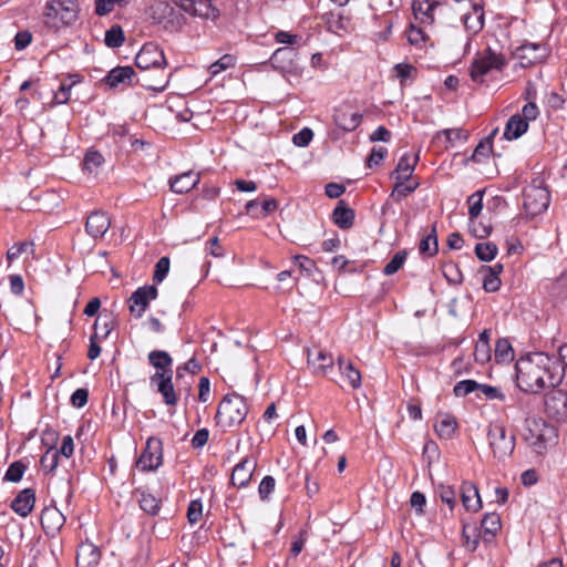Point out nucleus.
<instances>
[{"label": "nucleus", "instance_id": "f257e3e1", "mask_svg": "<svg viewBox=\"0 0 567 567\" xmlns=\"http://www.w3.org/2000/svg\"><path fill=\"white\" fill-rule=\"evenodd\" d=\"M516 384L525 393L538 394L558 386L565 377V364L554 354L537 352L520 358L515 364Z\"/></svg>", "mask_w": 567, "mask_h": 567}, {"label": "nucleus", "instance_id": "f03ea898", "mask_svg": "<svg viewBox=\"0 0 567 567\" xmlns=\"http://www.w3.org/2000/svg\"><path fill=\"white\" fill-rule=\"evenodd\" d=\"M248 413V404L244 396L231 393L226 394L220 401L215 420L221 429L238 426L244 422Z\"/></svg>", "mask_w": 567, "mask_h": 567}, {"label": "nucleus", "instance_id": "7ed1b4c3", "mask_svg": "<svg viewBox=\"0 0 567 567\" xmlns=\"http://www.w3.org/2000/svg\"><path fill=\"white\" fill-rule=\"evenodd\" d=\"M43 17L45 25L54 31L71 25L79 17L78 2L76 0H49L44 7Z\"/></svg>", "mask_w": 567, "mask_h": 567}, {"label": "nucleus", "instance_id": "20e7f679", "mask_svg": "<svg viewBox=\"0 0 567 567\" xmlns=\"http://www.w3.org/2000/svg\"><path fill=\"white\" fill-rule=\"evenodd\" d=\"M506 66V58L488 47L472 61L470 76L473 82L482 84L492 72H502Z\"/></svg>", "mask_w": 567, "mask_h": 567}, {"label": "nucleus", "instance_id": "39448f33", "mask_svg": "<svg viewBox=\"0 0 567 567\" xmlns=\"http://www.w3.org/2000/svg\"><path fill=\"white\" fill-rule=\"evenodd\" d=\"M487 441L493 457L504 462L512 456L516 445L515 434L507 431L501 422H493L487 429Z\"/></svg>", "mask_w": 567, "mask_h": 567}, {"label": "nucleus", "instance_id": "423d86ee", "mask_svg": "<svg viewBox=\"0 0 567 567\" xmlns=\"http://www.w3.org/2000/svg\"><path fill=\"white\" fill-rule=\"evenodd\" d=\"M163 464V442L161 439L151 436L147 439L145 447L135 462V466L141 472L156 471Z\"/></svg>", "mask_w": 567, "mask_h": 567}, {"label": "nucleus", "instance_id": "0eeeda50", "mask_svg": "<svg viewBox=\"0 0 567 567\" xmlns=\"http://www.w3.org/2000/svg\"><path fill=\"white\" fill-rule=\"evenodd\" d=\"M544 411L549 419L556 422H567V391L553 386L544 395Z\"/></svg>", "mask_w": 567, "mask_h": 567}, {"label": "nucleus", "instance_id": "6e6552de", "mask_svg": "<svg viewBox=\"0 0 567 567\" xmlns=\"http://www.w3.org/2000/svg\"><path fill=\"white\" fill-rule=\"evenodd\" d=\"M550 203V195L547 188L529 186L524 192V208L527 215L534 217L544 213Z\"/></svg>", "mask_w": 567, "mask_h": 567}, {"label": "nucleus", "instance_id": "1a4fd4ad", "mask_svg": "<svg viewBox=\"0 0 567 567\" xmlns=\"http://www.w3.org/2000/svg\"><path fill=\"white\" fill-rule=\"evenodd\" d=\"M158 296V290L154 285L138 287L128 298L130 312L135 318H142L147 310L150 302Z\"/></svg>", "mask_w": 567, "mask_h": 567}, {"label": "nucleus", "instance_id": "9d476101", "mask_svg": "<svg viewBox=\"0 0 567 567\" xmlns=\"http://www.w3.org/2000/svg\"><path fill=\"white\" fill-rule=\"evenodd\" d=\"M135 64L141 70L165 68L167 65L163 50L155 43H145L135 56Z\"/></svg>", "mask_w": 567, "mask_h": 567}, {"label": "nucleus", "instance_id": "9b49d317", "mask_svg": "<svg viewBox=\"0 0 567 567\" xmlns=\"http://www.w3.org/2000/svg\"><path fill=\"white\" fill-rule=\"evenodd\" d=\"M307 362L311 373L322 378L329 377L334 367L333 355L323 349L308 350Z\"/></svg>", "mask_w": 567, "mask_h": 567}, {"label": "nucleus", "instance_id": "f8f14e48", "mask_svg": "<svg viewBox=\"0 0 567 567\" xmlns=\"http://www.w3.org/2000/svg\"><path fill=\"white\" fill-rule=\"evenodd\" d=\"M547 48L539 43H525L516 49L515 56L523 68H529L547 58Z\"/></svg>", "mask_w": 567, "mask_h": 567}, {"label": "nucleus", "instance_id": "ddd939ff", "mask_svg": "<svg viewBox=\"0 0 567 567\" xmlns=\"http://www.w3.org/2000/svg\"><path fill=\"white\" fill-rule=\"evenodd\" d=\"M181 9L189 16L200 19H217L219 10L213 6L212 0H181Z\"/></svg>", "mask_w": 567, "mask_h": 567}, {"label": "nucleus", "instance_id": "4468645a", "mask_svg": "<svg viewBox=\"0 0 567 567\" xmlns=\"http://www.w3.org/2000/svg\"><path fill=\"white\" fill-rule=\"evenodd\" d=\"M362 118V114L353 111L349 104L340 105L333 114L334 124L344 132L354 131L361 124Z\"/></svg>", "mask_w": 567, "mask_h": 567}, {"label": "nucleus", "instance_id": "2eb2a0df", "mask_svg": "<svg viewBox=\"0 0 567 567\" xmlns=\"http://www.w3.org/2000/svg\"><path fill=\"white\" fill-rule=\"evenodd\" d=\"M257 467V460L252 456H246L233 470L230 483L233 486L243 488L246 487L252 478L254 472Z\"/></svg>", "mask_w": 567, "mask_h": 567}, {"label": "nucleus", "instance_id": "dca6fc26", "mask_svg": "<svg viewBox=\"0 0 567 567\" xmlns=\"http://www.w3.org/2000/svg\"><path fill=\"white\" fill-rule=\"evenodd\" d=\"M151 382L156 384L157 391L162 394L166 405L175 406L177 404L178 398L173 385V373L155 372L151 377Z\"/></svg>", "mask_w": 567, "mask_h": 567}, {"label": "nucleus", "instance_id": "f3484780", "mask_svg": "<svg viewBox=\"0 0 567 567\" xmlns=\"http://www.w3.org/2000/svg\"><path fill=\"white\" fill-rule=\"evenodd\" d=\"M111 226L110 216L102 210L90 213L85 221V231L93 239L102 238Z\"/></svg>", "mask_w": 567, "mask_h": 567}, {"label": "nucleus", "instance_id": "a211bd4d", "mask_svg": "<svg viewBox=\"0 0 567 567\" xmlns=\"http://www.w3.org/2000/svg\"><path fill=\"white\" fill-rule=\"evenodd\" d=\"M484 8L482 4L474 3L471 11L463 16L465 30L468 32L466 45L470 47L474 35L478 34L484 28Z\"/></svg>", "mask_w": 567, "mask_h": 567}, {"label": "nucleus", "instance_id": "6ab92c4d", "mask_svg": "<svg viewBox=\"0 0 567 567\" xmlns=\"http://www.w3.org/2000/svg\"><path fill=\"white\" fill-rule=\"evenodd\" d=\"M41 526L47 535L54 536L65 524V517L56 506H47L41 512Z\"/></svg>", "mask_w": 567, "mask_h": 567}, {"label": "nucleus", "instance_id": "aec40b11", "mask_svg": "<svg viewBox=\"0 0 567 567\" xmlns=\"http://www.w3.org/2000/svg\"><path fill=\"white\" fill-rule=\"evenodd\" d=\"M102 557L101 549L92 542H83L76 550V567H96Z\"/></svg>", "mask_w": 567, "mask_h": 567}, {"label": "nucleus", "instance_id": "412c9836", "mask_svg": "<svg viewBox=\"0 0 567 567\" xmlns=\"http://www.w3.org/2000/svg\"><path fill=\"white\" fill-rule=\"evenodd\" d=\"M439 7L436 0H413L414 19L422 25H432L435 21L434 10Z\"/></svg>", "mask_w": 567, "mask_h": 567}, {"label": "nucleus", "instance_id": "4be33fe9", "mask_svg": "<svg viewBox=\"0 0 567 567\" xmlns=\"http://www.w3.org/2000/svg\"><path fill=\"white\" fill-rule=\"evenodd\" d=\"M200 182V174L188 171L169 178V187L176 194H186Z\"/></svg>", "mask_w": 567, "mask_h": 567}, {"label": "nucleus", "instance_id": "5701e85b", "mask_svg": "<svg viewBox=\"0 0 567 567\" xmlns=\"http://www.w3.org/2000/svg\"><path fill=\"white\" fill-rule=\"evenodd\" d=\"M35 504V491L33 488L22 489L11 502V508L21 517H27Z\"/></svg>", "mask_w": 567, "mask_h": 567}, {"label": "nucleus", "instance_id": "b1692460", "mask_svg": "<svg viewBox=\"0 0 567 567\" xmlns=\"http://www.w3.org/2000/svg\"><path fill=\"white\" fill-rule=\"evenodd\" d=\"M461 501L467 512H477L482 508L478 489L472 482H463L460 487Z\"/></svg>", "mask_w": 567, "mask_h": 567}, {"label": "nucleus", "instance_id": "393cba45", "mask_svg": "<svg viewBox=\"0 0 567 567\" xmlns=\"http://www.w3.org/2000/svg\"><path fill=\"white\" fill-rule=\"evenodd\" d=\"M355 214L344 200H339L332 212V221L340 229H350L354 224Z\"/></svg>", "mask_w": 567, "mask_h": 567}, {"label": "nucleus", "instance_id": "a878e982", "mask_svg": "<svg viewBox=\"0 0 567 567\" xmlns=\"http://www.w3.org/2000/svg\"><path fill=\"white\" fill-rule=\"evenodd\" d=\"M339 371L342 378L346 380L347 384L351 389H359L361 386V373L353 365V363L349 360H346L343 357H338L337 359Z\"/></svg>", "mask_w": 567, "mask_h": 567}, {"label": "nucleus", "instance_id": "bb28decb", "mask_svg": "<svg viewBox=\"0 0 567 567\" xmlns=\"http://www.w3.org/2000/svg\"><path fill=\"white\" fill-rule=\"evenodd\" d=\"M528 130V124L526 120H522L519 114L512 115L505 126L503 132V138L507 141H513L519 138L523 134H525Z\"/></svg>", "mask_w": 567, "mask_h": 567}, {"label": "nucleus", "instance_id": "cd10ccee", "mask_svg": "<svg viewBox=\"0 0 567 567\" xmlns=\"http://www.w3.org/2000/svg\"><path fill=\"white\" fill-rule=\"evenodd\" d=\"M295 56V49L287 47L279 48L272 53L270 62L276 69L286 71L292 66V61Z\"/></svg>", "mask_w": 567, "mask_h": 567}, {"label": "nucleus", "instance_id": "c85d7f7f", "mask_svg": "<svg viewBox=\"0 0 567 567\" xmlns=\"http://www.w3.org/2000/svg\"><path fill=\"white\" fill-rule=\"evenodd\" d=\"M526 429L529 435H526V440H530L533 444L544 442L546 440V432L550 427L543 420L529 419L526 420Z\"/></svg>", "mask_w": 567, "mask_h": 567}, {"label": "nucleus", "instance_id": "c756f323", "mask_svg": "<svg viewBox=\"0 0 567 567\" xmlns=\"http://www.w3.org/2000/svg\"><path fill=\"white\" fill-rule=\"evenodd\" d=\"M148 362L156 369V372L173 373V359L168 352L164 350H153L148 353Z\"/></svg>", "mask_w": 567, "mask_h": 567}, {"label": "nucleus", "instance_id": "7c9ffc66", "mask_svg": "<svg viewBox=\"0 0 567 567\" xmlns=\"http://www.w3.org/2000/svg\"><path fill=\"white\" fill-rule=\"evenodd\" d=\"M135 493L138 495L137 501L143 512L151 516L158 514L161 509V499L144 489H136Z\"/></svg>", "mask_w": 567, "mask_h": 567}, {"label": "nucleus", "instance_id": "2f4dec72", "mask_svg": "<svg viewBox=\"0 0 567 567\" xmlns=\"http://www.w3.org/2000/svg\"><path fill=\"white\" fill-rule=\"evenodd\" d=\"M133 75L134 70L132 66H116L107 73L104 81L110 87H116L130 81Z\"/></svg>", "mask_w": 567, "mask_h": 567}, {"label": "nucleus", "instance_id": "473e14b6", "mask_svg": "<svg viewBox=\"0 0 567 567\" xmlns=\"http://www.w3.org/2000/svg\"><path fill=\"white\" fill-rule=\"evenodd\" d=\"M417 161V155H402L395 168V177L401 181H410Z\"/></svg>", "mask_w": 567, "mask_h": 567}, {"label": "nucleus", "instance_id": "72a5a7b5", "mask_svg": "<svg viewBox=\"0 0 567 567\" xmlns=\"http://www.w3.org/2000/svg\"><path fill=\"white\" fill-rule=\"evenodd\" d=\"M434 429L441 439H451L457 429L456 419L451 414H443L437 419Z\"/></svg>", "mask_w": 567, "mask_h": 567}, {"label": "nucleus", "instance_id": "f704fd0d", "mask_svg": "<svg viewBox=\"0 0 567 567\" xmlns=\"http://www.w3.org/2000/svg\"><path fill=\"white\" fill-rule=\"evenodd\" d=\"M419 251L421 255L433 257L439 251L436 225H432L431 233L423 237L419 245Z\"/></svg>", "mask_w": 567, "mask_h": 567}, {"label": "nucleus", "instance_id": "c9c22d12", "mask_svg": "<svg viewBox=\"0 0 567 567\" xmlns=\"http://www.w3.org/2000/svg\"><path fill=\"white\" fill-rule=\"evenodd\" d=\"M514 350L508 339L501 338L495 344V360L497 363H507L513 361Z\"/></svg>", "mask_w": 567, "mask_h": 567}, {"label": "nucleus", "instance_id": "e433bc0d", "mask_svg": "<svg viewBox=\"0 0 567 567\" xmlns=\"http://www.w3.org/2000/svg\"><path fill=\"white\" fill-rule=\"evenodd\" d=\"M419 186V183H409V181H401L395 177V185L390 194V197L395 202H401L404 197L413 193Z\"/></svg>", "mask_w": 567, "mask_h": 567}, {"label": "nucleus", "instance_id": "4c0bfd02", "mask_svg": "<svg viewBox=\"0 0 567 567\" xmlns=\"http://www.w3.org/2000/svg\"><path fill=\"white\" fill-rule=\"evenodd\" d=\"M125 41L123 29L120 24H113L105 32L104 43L111 49L120 48Z\"/></svg>", "mask_w": 567, "mask_h": 567}, {"label": "nucleus", "instance_id": "58836bf2", "mask_svg": "<svg viewBox=\"0 0 567 567\" xmlns=\"http://www.w3.org/2000/svg\"><path fill=\"white\" fill-rule=\"evenodd\" d=\"M70 83L61 82L59 90L54 93V101L56 104H65L70 100V92L74 84L81 81V76L78 74L70 75Z\"/></svg>", "mask_w": 567, "mask_h": 567}, {"label": "nucleus", "instance_id": "ea45409f", "mask_svg": "<svg viewBox=\"0 0 567 567\" xmlns=\"http://www.w3.org/2000/svg\"><path fill=\"white\" fill-rule=\"evenodd\" d=\"M501 517L496 513L485 514L481 523V528L483 529L484 534L488 535L491 538L496 535V533L501 529Z\"/></svg>", "mask_w": 567, "mask_h": 567}, {"label": "nucleus", "instance_id": "a19ab883", "mask_svg": "<svg viewBox=\"0 0 567 567\" xmlns=\"http://www.w3.org/2000/svg\"><path fill=\"white\" fill-rule=\"evenodd\" d=\"M498 252V248L494 243H478L475 246V255L482 261L493 260Z\"/></svg>", "mask_w": 567, "mask_h": 567}, {"label": "nucleus", "instance_id": "79ce46f5", "mask_svg": "<svg viewBox=\"0 0 567 567\" xmlns=\"http://www.w3.org/2000/svg\"><path fill=\"white\" fill-rule=\"evenodd\" d=\"M429 40L427 33L414 23H410L408 29V41L411 45L423 48Z\"/></svg>", "mask_w": 567, "mask_h": 567}, {"label": "nucleus", "instance_id": "37998d69", "mask_svg": "<svg viewBox=\"0 0 567 567\" xmlns=\"http://www.w3.org/2000/svg\"><path fill=\"white\" fill-rule=\"evenodd\" d=\"M59 452L54 447H50L41 456L40 465L44 473H52L59 465Z\"/></svg>", "mask_w": 567, "mask_h": 567}, {"label": "nucleus", "instance_id": "c03bdc74", "mask_svg": "<svg viewBox=\"0 0 567 567\" xmlns=\"http://www.w3.org/2000/svg\"><path fill=\"white\" fill-rule=\"evenodd\" d=\"M33 246L34 245L31 241H21L10 247L6 256L8 260V266L10 267L16 259H18L22 254L27 252L28 250L33 252Z\"/></svg>", "mask_w": 567, "mask_h": 567}, {"label": "nucleus", "instance_id": "a18cd8bd", "mask_svg": "<svg viewBox=\"0 0 567 567\" xmlns=\"http://www.w3.org/2000/svg\"><path fill=\"white\" fill-rule=\"evenodd\" d=\"M484 190H477L467 198L470 219H476L483 209Z\"/></svg>", "mask_w": 567, "mask_h": 567}, {"label": "nucleus", "instance_id": "49530a36", "mask_svg": "<svg viewBox=\"0 0 567 567\" xmlns=\"http://www.w3.org/2000/svg\"><path fill=\"white\" fill-rule=\"evenodd\" d=\"M27 465L22 461H16L9 465L3 480L18 483L22 480Z\"/></svg>", "mask_w": 567, "mask_h": 567}, {"label": "nucleus", "instance_id": "de8ad7c7", "mask_svg": "<svg viewBox=\"0 0 567 567\" xmlns=\"http://www.w3.org/2000/svg\"><path fill=\"white\" fill-rule=\"evenodd\" d=\"M406 256H408V254L405 250L398 251L392 257V259L384 266L383 274L385 276H391V275H394L396 271H399L402 268V266L404 265V262L406 260Z\"/></svg>", "mask_w": 567, "mask_h": 567}, {"label": "nucleus", "instance_id": "09e8293b", "mask_svg": "<svg viewBox=\"0 0 567 567\" xmlns=\"http://www.w3.org/2000/svg\"><path fill=\"white\" fill-rule=\"evenodd\" d=\"M480 383L475 380H462L453 388V393L457 398L466 396L467 394L477 391Z\"/></svg>", "mask_w": 567, "mask_h": 567}, {"label": "nucleus", "instance_id": "8fccbe9b", "mask_svg": "<svg viewBox=\"0 0 567 567\" xmlns=\"http://www.w3.org/2000/svg\"><path fill=\"white\" fill-rule=\"evenodd\" d=\"M393 71L401 84H403L408 79L414 78L417 73L416 68L409 63H398L393 66Z\"/></svg>", "mask_w": 567, "mask_h": 567}, {"label": "nucleus", "instance_id": "3c124183", "mask_svg": "<svg viewBox=\"0 0 567 567\" xmlns=\"http://www.w3.org/2000/svg\"><path fill=\"white\" fill-rule=\"evenodd\" d=\"M477 391L481 393V394H477V398L484 396L487 400H499V401L505 400V394L497 386L480 383Z\"/></svg>", "mask_w": 567, "mask_h": 567}, {"label": "nucleus", "instance_id": "603ef678", "mask_svg": "<svg viewBox=\"0 0 567 567\" xmlns=\"http://www.w3.org/2000/svg\"><path fill=\"white\" fill-rule=\"evenodd\" d=\"M236 59L231 54H225L216 62L212 63L209 66V72L212 75H216L227 69H230L235 65Z\"/></svg>", "mask_w": 567, "mask_h": 567}, {"label": "nucleus", "instance_id": "864d4df0", "mask_svg": "<svg viewBox=\"0 0 567 567\" xmlns=\"http://www.w3.org/2000/svg\"><path fill=\"white\" fill-rule=\"evenodd\" d=\"M104 162L103 155L97 151H87L84 156V169L93 172L99 168Z\"/></svg>", "mask_w": 567, "mask_h": 567}, {"label": "nucleus", "instance_id": "5fc2aeb1", "mask_svg": "<svg viewBox=\"0 0 567 567\" xmlns=\"http://www.w3.org/2000/svg\"><path fill=\"white\" fill-rule=\"evenodd\" d=\"M439 495L443 503H445L451 511H453L456 506V492L452 486L449 485H440L439 486Z\"/></svg>", "mask_w": 567, "mask_h": 567}, {"label": "nucleus", "instance_id": "6e6d98bb", "mask_svg": "<svg viewBox=\"0 0 567 567\" xmlns=\"http://www.w3.org/2000/svg\"><path fill=\"white\" fill-rule=\"evenodd\" d=\"M276 486V480L271 475H266L259 486L258 493L261 501H268Z\"/></svg>", "mask_w": 567, "mask_h": 567}, {"label": "nucleus", "instance_id": "4d7b16f0", "mask_svg": "<svg viewBox=\"0 0 567 567\" xmlns=\"http://www.w3.org/2000/svg\"><path fill=\"white\" fill-rule=\"evenodd\" d=\"M468 229L474 237L485 238L489 236L492 226L489 224L477 221L476 219H470Z\"/></svg>", "mask_w": 567, "mask_h": 567}, {"label": "nucleus", "instance_id": "13d9d810", "mask_svg": "<svg viewBox=\"0 0 567 567\" xmlns=\"http://www.w3.org/2000/svg\"><path fill=\"white\" fill-rule=\"evenodd\" d=\"M169 258L162 257L157 260L155 265V270L153 275V281L159 284L164 280L169 270Z\"/></svg>", "mask_w": 567, "mask_h": 567}, {"label": "nucleus", "instance_id": "bf43d9fd", "mask_svg": "<svg viewBox=\"0 0 567 567\" xmlns=\"http://www.w3.org/2000/svg\"><path fill=\"white\" fill-rule=\"evenodd\" d=\"M492 358V349L489 344L476 343L474 349V359L477 363L484 364Z\"/></svg>", "mask_w": 567, "mask_h": 567}, {"label": "nucleus", "instance_id": "052dcab7", "mask_svg": "<svg viewBox=\"0 0 567 567\" xmlns=\"http://www.w3.org/2000/svg\"><path fill=\"white\" fill-rule=\"evenodd\" d=\"M203 504L199 499L192 501L187 508V518L190 524H196L202 518Z\"/></svg>", "mask_w": 567, "mask_h": 567}, {"label": "nucleus", "instance_id": "680f3d73", "mask_svg": "<svg viewBox=\"0 0 567 567\" xmlns=\"http://www.w3.org/2000/svg\"><path fill=\"white\" fill-rule=\"evenodd\" d=\"M388 154V150L383 146L373 147L371 150V154L367 158V166L372 168L373 166H378L384 159Z\"/></svg>", "mask_w": 567, "mask_h": 567}, {"label": "nucleus", "instance_id": "e2e57ef3", "mask_svg": "<svg viewBox=\"0 0 567 567\" xmlns=\"http://www.w3.org/2000/svg\"><path fill=\"white\" fill-rule=\"evenodd\" d=\"M312 137H313V132L310 128L305 127L293 135L292 142L295 145H297L299 147H306L309 145Z\"/></svg>", "mask_w": 567, "mask_h": 567}, {"label": "nucleus", "instance_id": "0e129e2a", "mask_svg": "<svg viewBox=\"0 0 567 567\" xmlns=\"http://www.w3.org/2000/svg\"><path fill=\"white\" fill-rule=\"evenodd\" d=\"M124 0H95V13L97 16H105L114 10L116 3H121Z\"/></svg>", "mask_w": 567, "mask_h": 567}, {"label": "nucleus", "instance_id": "69168bd1", "mask_svg": "<svg viewBox=\"0 0 567 567\" xmlns=\"http://www.w3.org/2000/svg\"><path fill=\"white\" fill-rule=\"evenodd\" d=\"M89 400V391L84 388L76 389L71 395V404L74 408H83Z\"/></svg>", "mask_w": 567, "mask_h": 567}, {"label": "nucleus", "instance_id": "338daca9", "mask_svg": "<svg viewBox=\"0 0 567 567\" xmlns=\"http://www.w3.org/2000/svg\"><path fill=\"white\" fill-rule=\"evenodd\" d=\"M502 281L499 277L485 272L483 278V288L486 292H495L499 290Z\"/></svg>", "mask_w": 567, "mask_h": 567}, {"label": "nucleus", "instance_id": "774afa93", "mask_svg": "<svg viewBox=\"0 0 567 567\" xmlns=\"http://www.w3.org/2000/svg\"><path fill=\"white\" fill-rule=\"evenodd\" d=\"M174 9L166 2H158L153 7V18L157 20L159 23L162 19L171 16Z\"/></svg>", "mask_w": 567, "mask_h": 567}]
</instances>
